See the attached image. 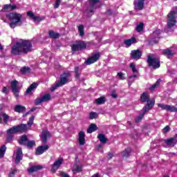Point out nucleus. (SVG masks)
I'll list each match as a JSON object with an SVG mask.
<instances>
[{
	"instance_id": "nucleus-41",
	"label": "nucleus",
	"mask_w": 177,
	"mask_h": 177,
	"mask_svg": "<svg viewBox=\"0 0 177 177\" xmlns=\"http://www.w3.org/2000/svg\"><path fill=\"white\" fill-rule=\"evenodd\" d=\"M78 31L80 37H84V35H85V32H84V25H80L78 26Z\"/></svg>"
},
{
	"instance_id": "nucleus-7",
	"label": "nucleus",
	"mask_w": 177,
	"mask_h": 177,
	"mask_svg": "<svg viewBox=\"0 0 177 177\" xmlns=\"http://www.w3.org/2000/svg\"><path fill=\"white\" fill-rule=\"evenodd\" d=\"M71 81V73L70 72H64L59 77V82L58 83L63 86V85H66L67 82H70Z\"/></svg>"
},
{
	"instance_id": "nucleus-2",
	"label": "nucleus",
	"mask_w": 177,
	"mask_h": 177,
	"mask_svg": "<svg viewBox=\"0 0 177 177\" xmlns=\"http://www.w3.org/2000/svg\"><path fill=\"white\" fill-rule=\"evenodd\" d=\"M177 19V6L173 9L167 15V26L165 28V32H171L174 31L175 26H176Z\"/></svg>"
},
{
	"instance_id": "nucleus-55",
	"label": "nucleus",
	"mask_w": 177,
	"mask_h": 177,
	"mask_svg": "<svg viewBox=\"0 0 177 177\" xmlns=\"http://www.w3.org/2000/svg\"><path fill=\"white\" fill-rule=\"evenodd\" d=\"M111 96L113 97V99H117L118 97V95L114 91L111 92Z\"/></svg>"
},
{
	"instance_id": "nucleus-29",
	"label": "nucleus",
	"mask_w": 177,
	"mask_h": 177,
	"mask_svg": "<svg viewBox=\"0 0 177 177\" xmlns=\"http://www.w3.org/2000/svg\"><path fill=\"white\" fill-rule=\"evenodd\" d=\"M18 142L19 145H23L24 146H26L27 145V142H28V138H27V136L24 135L20 138Z\"/></svg>"
},
{
	"instance_id": "nucleus-40",
	"label": "nucleus",
	"mask_w": 177,
	"mask_h": 177,
	"mask_svg": "<svg viewBox=\"0 0 177 177\" xmlns=\"http://www.w3.org/2000/svg\"><path fill=\"white\" fill-rule=\"evenodd\" d=\"M6 152V146L3 145L0 148V158H2L3 156H5V153Z\"/></svg>"
},
{
	"instance_id": "nucleus-28",
	"label": "nucleus",
	"mask_w": 177,
	"mask_h": 177,
	"mask_svg": "<svg viewBox=\"0 0 177 177\" xmlns=\"http://www.w3.org/2000/svg\"><path fill=\"white\" fill-rule=\"evenodd\" d=\"M162 54L165 56H167V57H168V59H169V57H171V56H174V51L171 50V49L167 48V49H165L162 50Z\"/></svg>"
},
{
	"instance_id": "nucleus-20",
	"label": "nucleus",
	"mask_w": 177,
	"mask_h": 177,
	"mask_svg": "<svg viewBox=\"0 0 177 177\" xmlns=\"http://www.w3.org/2000/svg\"><path fill=\"white\" fill-rule=\"evenodd\" d=\"M21 160H23V151L21 148H18L16 152L15 162L19 164Z\"/></svg>"
},
{
	"instance_id": "nucleus-15",
	"label": "nucleus",
	"mask_w": 177,
	"mask_h": 177,
	"mask_svg": "<svg viewBox=\"0 0 177 177\" xmlns=\"http://www.w3.org/2000/svg\"><path fill=\"white\" fill-rule=\"evenodd\" d=\"M51 136L50 132L48 130H43L41 136L42 145H46L48 142V139H50Z\"/></svg>"
},
{
	"instance_id": "nucleus-3",
	"label": "nucleus",
	"mask_w": 177,
	"mask_h": 177,
	"mask_svg": "<svg viewBox=\"0 0 177 177\" xmlns=\"http://www.w3.org/2000/svg\"><path fill=\"white\" fill-rule=\"evenodd\" d=\"M6 17L10 20V27L11 28H15V27H20L23 25V21H21V17L23 16L21 14L17 12H10L6 14Z\"/></svg>"
},
{
	"instance_id": "nucleus-59",
	"label": "nucleus",
	"mask_w": 177,
	"mask_h": 177,
	"mask_svg": "<svg viewBox=\"0 0 177 177\" xmlns=\"http://www.w3.org/2000/svg\"><path fill=\"white\" fill-rule=\"evenodd\" d=\"M17 6H16V5H10V9L11 10H15V9H17Z\"/></svg>"
},
{
	"instance_id": "nucleus-63",
	"label": "nucleus",
	"mask_w": 177,
	"mask_h": 177,
	"mask_svg": "<svg viewBox=\"0 0 177 177\" xmlns=\"http://www.w3.org/2000/svg\"><path fill=\"white\" fill-rule=\"evenodd\" d=\"M92 177H99V174L97 173V174L93 175Z\"/></svg>"
},
{
	"instance_id": "nucleus-12",
	"label": "nucleus",
	"mask_w": 177,
	"mask_h": 177,
	"mask_svg": "<svg viewBox=\"0 0 177 177\" xmlns=\"http://www.w3.org/2000/svg\"><path fill=\"white\" fill-rule=\"evenodd\" d=\"M64 161V160L63 159V158H59V159L55 160L54 163L52 165L51 171L53 172V174H55L57 171V170L59 169L60 167H62V165L63 164Z\"/></svg>"
},
{
	"instance_id": "nucleus-25",
	"label": "nucleus",
	"mask_w": 177,
	"mask_h": 177,
	"mask_svg": "<svg viewBox=\"0 0 177 177\" xmlns=\"http://www.w3.org/2000/svg\"><path fill=\"white\" fill-rule=\"evenodd\" d=\"M79 143L80 146H84L85 145V132L80 131L78 134Z\"/></svg>"
},
{
	"instance_id": "nucleus-50",
	"label": "nucleus",
	"mask_w": 177,
	"mask_h": 177,
	"mask_svg": "<svg viewBox=\"0 0 177 177\" xmlns=\"http://www.w3.org/2000/svg\"><path fill=\"white\" fill-rule=\"evenodd\" d=\"M59 86H62L59 84V82H57L55 86L50 88L51 92H55V91H56V89H57V88H59Z\"/></svg>"
},
{
	"instance_id": "nucleus-60",
	"label": "nucleus",
	"mask_w": 177,
	"mask_h": 177,
	"mask_svg": "<svg viewBox=\"0 0 177 177\" xmlns=\"http://www.w3.org/2000/svg\"><path fill=\"white\" fill-rule=\"evenodd\" d=\"M37 110V107H32L29 111L30 113H32Z\"/></svg>"
},
{
	"instance_id": "nucleus-48",
	"label": "nucleus",
	"mask_w": 177,
	"mask_h": 177,
	"mask_svg": "<svg viewBox=\"0 0 177 177\" xmlns=\"http://www.w3.org/2000/svg\"><path fill=\"white\" fill-rule=\"evenodd\" d=\"M117 77L118 78H119V80H125V74H124L122 72H118L117 74Z\"/></svg>"
},
{
	"instance_id": "nucleus-61",
	"label": "nucleus",
	"mask_w": 177,
	"mask_h": 177,
	"mask_svg": "<svg viewBox=\"0 0 177 177\" xmlns=\"http://www.w3.org/2000/svg\"><path fill=\"white\" fill-rule=\"evenodd\" d=\"M113 153H109L108 154V158H109V160H111V158H113Z\"/></svg>"
},
{
	"instance_id": "nucleus-32",
	"label": "nucleus",
	"mask_w": 177,
	"mask_h": 177,
	"mask_svg": "<svg viewBox=\"0 0 177 177\" xmlns=\"http://www.w3.org/2000/svg\"><path fill=\"white\" fill-rule=\"evenodd\" d=\"M95 103L98 105L104 104V103H106V97L104 96H102L99 98H97L95 100Z\"/></svg>"
},
{
	"instance_id": "nucleus-43",
	"label": "nucleus",
	"mask_w": 177,
	"mask_h": 177,
	"mask_svg": "<svg viewBox=\"0 0 177 177\" xmlns=\"http://www.w3.org/2000/svg\"><path fill=\"white\" fill-rule=\"evenodd\" d=\"M160 82H161V80H158L157 82L153 84L150 88H149V91H154V89H156V88H157V86H158V85H160Z\"/></svg>"
},
{
	"instance_id": "nucleus-62",
	"label": "nucleus",
	"mask_w": 177,
	"mask_h": 177,
	"mask_svg": "<svg viewBox=\"0 0 177 177\" xmlns=\"http://www.w3.org/2000/svg\"><path fill=\"white\" fill-rule=\"evenodd\" d=\"M28 114H31V112H30V111H28L26 113H25V114L23 115V117H27V116L28 115Z\"/></svg>"
},
{
	"instance_id": "nucleus-19",
	"label": "nucleus",
	"mask_w": 177,
	"mask_h": 177,
	"mask_svg": "<svg viewBox=\"0 0 177 177\" xmlns=\"http://www.w3.org/2000/svg\"><path fill=\"white\" fill-rule=\"evenodd\" d=\"M49 149V145H46L44 146H39L36 149V156H41V154H44L46 150Z\"/></svg>"
},
{
	"instance_id": "nucleus-9",
	"label": "nucleus",
	"mask_w": 177,
	"mask_h": 177,
	"mask_svg": "<svg viewBox=\"0 0 177 177\" xmlns=\"http://www.w3.org/2000/svg\"><path fill=\"white\" fill-rule=\"evenodd\" d=\"M161 32L162 31L160 29H158L153 32V34L151 35V41H149L151 45H153V44H157L158 42Z\"/></svg>"
},
{
	"instance_id": "nucleus-54",
	"label": "nucleus",
	"mask_w": 177,
	"mask_h": 177,
	"mask_svg": "<svg viewBox=\"0 0 177 177\" xmlns=\"http://www.w3.org/2000/svg\"><path fill=\"white\" fill-rule=\"evenodd\" d=\"M169 129H171V128L169 127V126H166V127L163 129V133H167L169 132Z\"/></svg>"
},
{
	"instance_id": "nucleus-46",
	"label": "nucleus",
	"mask_w": 177,
	"mask_h": 177,
	"mask_svg": "<svg viewBox=\"0 0 177 177\" xmlns=\"http://www.w3.org/2000/svg\"><path fill=\"white\" fill-rule=\"evenodd\" d=\"M21 73H22L23 74H27L28 73H30V67L28 66L23 67L21 69Z\"/></svg>"
},
{
	"instance_id": "nucleus-31",
	"label": "nucleus",
	"mask_w": 177,
	"mask_h": 177,
	"mask_svg": "<svg viewBox=\"0 0 177 177\" xmlns=\"http://www.w3.org/2000/svg\"><path fill=\"white\" fill-rule=\"evenodd\" d=\"M95 131H97V126L95 124H91L87 129V133H92V132H95Z\"/></svg>"
},
{
	"instance_id": "nucleus-57",
	"label": "nucleus",
	"mask_w": 177,
	"mask_h": 177,
	"mask_svg": "<svg viewBox=\"0 0 177 177\" xmlns=\"http://www.w3.org/2000/svg\"><path fill=\"white\" fill-rule=\"evenodd\" d=\"M62 177H70V176H68V174H66L65 172L62 171L60 174Z\"/></svg>"
},
{
	"instance_id": "nucleus-52",
	"label": "nucleus",
	"mask_w": 177,
	"mask_h": 177,
	"mask_svg": "<svg viewBox=\"0 0 177 177\" xmlns=\"http://www.w3.org/2000/svg\"><path fill=\"white\" fill-rule=\"evenodd\" d=\"M60 3H62V0H56V2L54 5V9H57V8L60 6Z\"/></svg>"
},
{
	"instance_id": "nucleus-23",
	"label": "nucleus",
	"mask_w": 177,
	"mask_h": 177,
	"mask_svg": "<svg viewBox=\"0 0 177 177\" xmlns=\"http://www.w3.org/2000/svg\"><path fill=\"white\" fill-rule=\"evenodd\" d=\"M154 103H156V101L154 100H151L150 102H147V106H144L143 108V114L145 115V113H147V111H149V110H151L152 107L154 106Z\"/></svg>"
},
{
	"instance_id": "nucleus-17",
	"label": "nucleus",
	"mask_w": 177,
	"mask_h": 177,
	"mask_svg": "<svg viewBox=\"0 0 177 177\" xmlns=\"http://www.w3.org/2000/svg\"><path fill=\"white\" fill-rule=\"evenodd\" d=\"M27 16H28V17H30V19H32L33 21H42L43 20H45V17H38V16H35V15H34V12H31V11H28L27 12Z\"/></svg>"
},
{
	"instance_id": "nucleus-13",
	"label": "nucleus",
	"mask_w": 177,
	"mask_h": 177,
	"mask_svg": "<svg viewBox=\"0 0 177 177\" xmlns=\"http://www.w3.org/2000/svg\"><path fill=\"white\" fill-rule=\"evenodd\" d=\"M19 82L17 80H13L11 82V89L12 93H14L15 97L19 99Z\"/></svg>"
},
{
	"instance_id": "nucleus-53",
	"label": "nucleus",
	"mask_w": 177,
	"mask_h": 177,
	"mask_svg": "<svg viewBox=\"0 0 177 177\" xmlns=\"http://www.w3.org/2000/svg\"><path fill=\"white\" fill-rule=\"evenodd\" d=\"M10 4H6L4 5L3 9L1 10V12H5V10H8V9H10Z\"/></svg>"
},
{
	"instance_id": "nucleus-5",
	"label": "nucleus",
	"mask_w": 177,
	"mask_h": 177,
	"mask_svg": "<svg viewBox=\"0 0 177 177\" xmlns=\"http://www.w3.org/2000/svg\"><path fill=\"white\" fill-rule=\"evenodd\" d=\"M27 131V124H21V125L14 126L7 130L8 135H13L19 132H26Z\"/></svg>"
},
{
	"instance_id": "nucleus-22",
	"label": "nucleus",
	"mask_w": 177,
	"mask_h": 177,
	"mask_svg": "<svg viewBox=\"0 0 177 177\" xmlns=\"http://www.w3.org/2000/svg\"><path fill=\"white\" fill-rule=\"evenodd\" d=\"M138 42V40H136V38L135 37H131V39H125L123 42L124 45L125 46V48H129L131 45L133 44H136Z\"/></svg>"
},
{
	"instance_id": "nucleus-18",
	"label": "nucleus",
	"mask_w": 177,
	"mask_h": 177,
	"mask_svg": "<svg viewBox=\"0 0 177 177\" xmlns=\"http://www.w3.org/2000/svg\"><path fill=\"white\" fill-rule=\"evenodd\" d=\"M38 86V84L36 82L32 83V84L30 85V86L27 88V90L25 92V95H28L29 96H31L32 95V92L37 89Z\"/></svg>"
},
{
	"instance_id": "nucleus-45",
	"label": "nucleus",
	"mask_w": 177,
	"mask_h": 177,
	"mask_svg": "<svg viewBox=\"0 0 177 177\" xmlns=\"http://www.w3.org/2000/svg\"><path fill=\"white\" fill-rule=\"evenodd\" d=\"M145 26L144 23H141L139 25L137 26L136 30L138 31V32H140L143 30V27Z\"/></svg>"
},
{
	"instance_id": "nucleus-21",
	"label": "nucleus",
	"mask_w": 177,
	"mask_h": 177,
	"mask_svg": "<svg viewBox=\"0 0 177 177\" xmlns=\"http://www.w3.org/2000/svg\"><path fill=\"white\" fill-rule=\"evenodd\" d=\"M131 56L134 60H139L142 57V52L139 50H133L131 53Z\"/></svg>"
},
{
	"instance_id": "nucleus-27",
	"label": "nucleus",
	"mask_w": 177,
	"mask_h": 177,
	"mask_svg": "<svg viewBox=\"0 0 177 177\" xmlns=\"http://www.w3.org/2000/svg\"><path fill=\"white\" fill-rule=\"evenodd\" d=\"M14 110L16 113H24L26 111V106L17 104L15 106Z\"/></svg>"
},
{
	"instance_id": "nucleus-64",
	"label": "nucleus",
	"mask_w": 177,
	"mask_h": 177,
	"mask_svg": "<svg viewBox=\"0 0 177 177\" xmlns=\"http://www.w3.org/2000/svg\"><path fill=\"white\" fill-rule=\"evenodd\" d=\"M3 49V46H2V45H1L0 44V50H2Z\"/></svg>"
},
{
	"instance_id": "nucleus-30",
	"label": "nucleus",
	"mask_w": 177,
	"mask_h": 177,
	"mask_svg": "<svg viewBox=\"0 0 177 177\" xmlns=\"http://www.w3.org/2000/svg\"><path fill=\"white\" fill-rule=\"evenodd\" d=\"M42 168H43L42 166L37 165V166L31 167L28 169V171L30 174H32V172H37V171H39V169H42Z\"/></svg>"
},
{
	"instance_id": "nucleus-39",
	"label": "nucleus",
	"mask_w": 177,
	"mask_h": 177,
	"mask_svg": "<svg viewBox=\"0 0 177 177\" xmlns=\"http://www.w3.org/2000/svg\"><path fill=\"white\" fill-rule=\"evenodd\" d=\"M130 68H131L132 72H133V74H136L138 75V77H139L138 71L136 69V66H135V64L131 63L130 64Z\"/></svg>"
},
{
	"instance_id": "nucleus-42",
	"label": "nucleus",
	"mask_w": 177,
	"mask_h": 177,
	"mask_svg": "<svg viewBox=\"0 0 177 177\" xmlns=\"http://www.w3.org/2000/svg\"><path fill=\"white\" fill-rule=\"evenodd\" d=\"M131 154V149L127 148L122 153V157H128Z\"/></svg>"
},
{
	"instance_id": "nucleus-4",
	"label": "nucleus",
	"mask_w": 177,
	"mask_h": 177,
	"mask_svg": "<svg viewBox=\"0 0 177 177\" xmlns=\"http://www.w3.org/2000/svg\"><path fill=\"white\" fill-rule=\"evenodd\" d=\"M97 3H99V0H88L86 2V12L88 15H93L95 13V10L97 8Z\"/></svg>"
},
{
	"instance_id": "nucleus-6",
	"label": "nucleus",
	"mask_w": 177,
	"mask_h": 177,
	"mask_svg": "<svg viewBox=\"0 0 177 177\" xmlns=\"http://www.w3.org/2000/svg\"><path fill=\"white\" fill-rule=\"evenodd\" d=\"M147 63L149 66L153 68H160V59L158 57H153L151 55L147 56Z\"/></svg>"
},
{
	"instance_id": "nucleus-16",
	"label": "nucleus",
	"mask_w": 177,
	"mask_h": 177,
	"mask_svg": "<svg viewBox=\"0 0 177 177\" xmlns=\"http://www.w3.org/2000/svg\"><path fill=\"white\" fill-rule=\"evenodd\" d=\"M133 5L135 10H143L145 0H134Z\"/></svg>"
},
{
	"instance_id": "nucleus-14",
	"label": "nucleus",
	"mask_w": 177,
	"mask_h": 177,
	"mask_svg": "<svg viewBox=\"0 0 177 177\" xmlns=\"http://www.w3.org/2000/svg\"><path fill=\"white\" fill-rule=\"evenodd\" d=\"M51 97H52L50 96V94L49 93L45 94L41 97L36 99L35 101V104L36 106H38L39 104H41V103H44V102H49Z\"/></svg>"
},
{
	"instance_id": "nucleus-24",
	"label": "nucleus",
	"mask_w": 177,
	"mask_h": 177,
	"mask_svg": "<svg viewBox=\"0 0 177 177\" xmlns=\"http://www.w3.org/2000/svg\"><path fill=\"white\" fill-rule=\"evenodd\" d=\"M75 78L76 80H77L80 82H84L85 81V78L82 77L81 79H80V77H81V71L80 70V67L76 66L75 67Z\"/></svg>"
},
{
	"instance_id": "nucleus-49",
	"label": "nucleus",
	"mask_w": 177,
	"mask_h": 177,
	"mask_svg": "<svg viewBox=\"0 0 177 177\" xmlns=\"http://www.w3.org/2000/svg\"><path fill=\"white\" fill-rule=\"evenodd\" d=\"M34 116H32L29 118V120L28 122V127H32V124H34Z\"/></svg>"
},
{
	"instance_id": "nucleus-33",
	"label": "nucleus",
	"mask_w": 177,
	"mask_h": 177,
	"mask_svg": "<svg viewBox=\"0 0 177 177\" xmlns=\"http://www.w3.org/2000/svg\"><path fill=\"white\" fill-rule=\"evenodd\" d=\"M48 35H49L50 38H53L54 39H56L57 38H60V34H59L57 32H55L53 30H50L48 32Z\"/></svg>"
},
{
	"instance_id": "nucleus-58",
	"label": "nucleus",
	"mask_w": 177,
	"mask_h": 177,
	"mask_svg": "<svg viewBox=\"0 0 177 177\" xmlns=\"http://www.w3.org/2000/svg\"><path fill=\"white\" fill-rule=\"evenodd\" d=\"M12 139H13V136L8 135L7 137V142H12Z\"/></svg>"
},
{
	"instance_id": "nucleus-26",
	"label": "nucleus",
	"mask_w": 177,
	"mask_h": 177,
	"mask_svg": "<svg viewBox=\"0 0 177 177\" xmlns=\"http://www.w3.org/2000/svg\"><path fill=\"white\" fill-rule=\"evenodd\" d=\"M150 99V95H149V93H143L142 95H141V97H140V100L141 102H142L143 103H150V101L149 100Z\"/></svg>"
},
{
	"instance_id": "nucleus-35",
	"label": "nucleus",
	"mask_w": 177,
	"mask_h": 177,
	"mask_svg": "<svg viewBox=\"0 0 177 177\" xmlns=\"http://www.w3.org/2000/svg\"><path fill=\"white\" fill-rule=\"evenodd\" d=\"M135 78H138V75L137 74H134L133 75H130L129 77V86H131V85H132V84H133V82H135Z\"/></svg>"
},
{
	"instance_id": "nucleus-38",
	"label": "nucleus",
	"mask_w": 177,
	"mask_h": 177,
	"mask_svg": "<svg viewBox=\"0 0 177 177\" xmlns=\"http://www.w3.org/2000/svg\"><path fill=\"white\" fill-rule=\"evenodd\" d=\"M26 146H27L28 149H32V147H35V140H28Z\"/></svg>"
},
{
	"instance_id": "nucleus-11",
	"label": "nucleus",
	"mask_w": 177,
	"mask_h": 177,
	"mask_svg": "<svg viewBox=\"0 0 177 177\" xmlns=\"http://www.w3.org/2000/svg\"><path fill=\"white\" fill-rule=\"evenodd\" d=\"M99 59H100V53H93L91 57L87 59L85 63L88 65L93 64V63H96Z\"/></svg>"
},
{
	"instance_id": "nucleus-56",
	"label": "nucleus",
	"mask_w": 177,
	"mask_h": 177,
	"mask_svg": "<svg viewBox=\"0 0 177 177\" xmlns=\"http://www.w3.org/2000/svg\"><path fill=\"white\" fill-rule=\"evenodd\" d=\"M2 92H3V93L8 95L9 93V90L8 89V88L4 86V87H3Z\"/></svg>"
},
{
	"instance_id": "nucleus-36",
	"label": "nucleus",
	"mask_w": 177,
	"mask_h": 177,
	"mask_svg": "<svg viewBox=\"0 0 177 177\" xmlns=\"http://www.w3.org/2000/svg\"><path fill=\"white\" fill-rule=\"evenodd\" d=\"M82 171V167L78 166V165H75L73 166V174H78Z\"/></svg>"
},
{
	"instance_id": "nucleus-34",
	"label": "nucleus",
	"mask_w": 177,
	"mask_h": 177,
	"mask_svg": "<svg viewBox=\"0 0 177 177\" xmlns=\"http://www.w3.org/2000/svg\"><path fill=\"white\" fill-rule=\"evenodd\" d=\"M165 143H167V145L168 146L174 147L176 145V140H175V138H171L165 141Z\"/></svg>"
},
{
	"instance_id": "nucleus-10",
	"label": "nucleus",
	"mask_w": 177,
	"mask_h": 177,
	"mask_svg": "<svg viewBox=\"0 0 177 177\" xmlns=\"http://www.w3.org/2000/svg\"><path fill=\"white\" fill-rule=\"evenodd\" d=\"M158 107H160L162 110L169 111L170 113H177V107L172 105L158 104Z\"/></svg>"
},
{
	"instance_id": "nucleus-8",
	"label": "nucleus",
	"mask_w": 177,
	"mask_h": 177,
	"mask_svg": "<svg viewBox=\"0 0 177 177\" xmlns=\"http://www.w3.org/2000/svg\"><path fill=\"white\" fill-rule=\"evenodd\" d=\"M72 52L75 53V52H78V50H81L82 49H86V44L84 41H78L76 44H73L71 46Z\"/></svg>"
},
{
	"instance_id": "nucleus-44",
	"label": "nucleus",
	"mask_w": 177,
	"mask_h": 177,
	"mask_svg": "<svg viewBox=\"0 0 177 177\" xmlns=\"http://www.w3.org/2000/svg\"><path fill=\"white\" fill-rule=\"evenodd\" d=\"M97 117H99V114L96 112H91L89 114L90 120L97 118Z\"/></svg>"
},
{
	"instance_id": "nucleus-51",
	"label": "nucleus",
	"mask_w": 177,
	"mask_h": 177,
	"mask_svg": "<svg viewBox=\"0 0 177 177\" xmlns=\"http://www.w3.org/2000/svg\"><path fill=\"white\" fill-rule=\"evenodd\" d=\"M143 117H145V113H142L136 119V122H140L142 121Z\"/></svg>"
},
{
	"instance_id": "nucleus-47",
	"label": "nucleus",
	"mask_w": 177,
	"mask_h": 177,
	"mask_svg": "<svg viewBox=\"0 0 177 177\" xmlns=\"http://www.w3.org/2000/svg\"><path fill=\"white\" fill-rule=\"evenodd\" d=\"M2 117H3V120L5 122V124H8V121H9V116L8 115V114L6 113H3L1 114Z\"/></svg>"
},
{
	"instance_id": "nucleus-37",
	"label": "nucleus",
	"mask_w": 177,
	"mask_h": 177,
	"mask_svg": "<svg viewBox=\"0 0 177 177\" xmlns=\"http://www.w3.org/2000/svg\"><path fill=\"white\" fill-rule=\"evenodd\" d=\"M97 138L101 143H107V138L103 134H99Z\"/></svg>"
},
{
	"instance_id": "nucleus-1",
	"label": "nucleus",
	"mask_w": 177,
	"mask_h": 177,
	"mask_svg": "<svg viewBox=\"0 0 177 177\" xmlns=\"http://www.w3.org/2000/svg\"><path fill=\"white\" fill-rule=\"evenodd\" d=\"M32 50V43H31V40H25V39H19L18 40L15 45L12 46L11 49L12 55H19L21 53H24V55H27L28 52H31Z\"/></svg>"
}]
</instances>
